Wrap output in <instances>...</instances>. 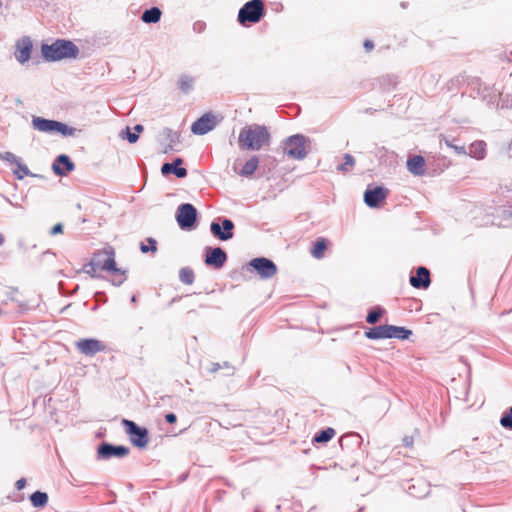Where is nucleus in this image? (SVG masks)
<instances>
[{
  "label": "nucleus",
  "mask_w": 512,
  "mask_h": 512,
  "mask_svg": "<svg viewBox=\"0 0 512 512\" xmlns=\"http://www.w3.org/2000/svg\"><path fill=\"white\" fill-rule=\"evenodd\" d=\"M241 148L258 151L271 143V135L266 126L253 124L241 129L238 137Z\"/></svg>",
  "instance_id": "1"
},
{
  "label": "nucleus",
  "mask_w": 512,
  "mask_h": 512,
  "mask_svg": "<svg viewBox=\"0 0 512 512\" xmlns=\"http://www.w3.org/2000/svg\"><path fill=\"white\" fill-rule=\"evenodd\" d=\"M41 53L45 61L56 62L66 58H76L79 48L72 41L58 39L52 44H42Z\"/></svg>",
  "instance_id": "2"
},
{
  "label": "nucleus",
  "mask_w": 512,
  "mask_h": 512,
  "mask_svg": "<svg viewBox=\"0 0 512 512\" xmlns=\"http://www.w3.org/2000/svg\"><path fill=\"white\" fill-rule=\"evenodd\" d=\"M412 335V331L400 326L394 325H379L372 328H368L365 331V337L371 340L378 339H390L397 338L400 340H406Z\"/></svg>",
  "instance_id": "3"
},
{
  "label": "nucleus",
  "mask_w": 512,
  "mask_h": 512,
  "mask_svg": "<svg viewBox=\"0 0 512 512\" xmlns=\"http://www.w3.org/2000/svg\"><path fill=\"white\" fill-rule=\"evenodd\" d=\"M265 15L263 0H250L238 12V22L246 26L247 23H258Z\"/></svg>",
  "instance_id": "4"
},
{
  "label": "nucleus",
  "mask_w": 512,
  "mask_h": 512,
  "mask_svg": "<svg viewBox=\"0 0 512 512\" xmlns=\"http://www.w3.org/2000/svg\"><path fill=\"white\" fill-rule=\"evenodd\" d=\"M88 266L91 267V270H86L89 274L96 272L98 269L102 271H118L113 248L107 247L95 252Z\"/></svg>",
  "instance_id": "5"
},
{
  "label": "nucleus",
  "mask_w": 512,
  "mask_h": 512,
  "mask_svg": "<svg viewBox=\"0 0 512 512\" xmlns=\"http://www.w3.org/2000/svg\"><path fill=\"white\" fill-rule=\"evenodd\" d=\"M306 143L304 135H292L283 141V151L289 158L302 160L307 156Z\"/></svg>",
  "instance_id": "6"
},
{
  "label": "nucleus",
  "mask_w": 512,
  "mask_h": 512,
  "mask_svg": "<svg viewBox=\"0 0 512 512\" xmlns=\"http://www.w3.org/2000/svg\"><path fill=\"white\" fill-rule=\"evenodd\" d=\"M122 425L131 443L135 447L143 449L147 446L149 443V432L147 428L141 427L129 419H122Z\"/></svg>",
  "instance_id": "7"
},
{
  "label": "nucleus",
  "mask_w": 512,
  "mask_h": 512,
  "mask_svg": "<svg viewBox=\"0 0 512 512\" xmlns=\"http://www.w3.org/2000/svg\"><path fill=\"white\" fill-rule=\"evenodd\" d=\"M197 209L190 203H183L176 211V221L184 231L195 229L197 222Z\"/></svg>",
  "instance_id": "8"
},
{
  "label": "nucleus",
  "mask_w": 512,
  "mask_h": 512,
  "mask_svg": "<svg viewBox=\"0 0 512 512\" xmlns=\"http://www.w3.org/2000/svg\"><path fill=\"white\" fill-rule=\"evenodd\" d=\"M130 449L124 445H114L109 442H102L97 447V460H109L111 458H124L129 455Z\"/></svg>",
  "instance_id": "9"
},
{
  "label": "nucleus",
  "mask_w": 512,
  "mask_h": 512,
  "mask_svg": "<svg viewBox=\"0 0 512 512\" xmlns=\"http://www.w3.org/2000/svg\"><path fill=\"white\" fill-rule=\"evenodd\" d=\"M234 227L231 219L221 217L211 222L210 232L215 238L221 241H228L234 236Z\"/></svg>",
  "instance_id": "10"
},
{
  "label": "nucleus",
  "mask_w": 512,
  "mask_h": 512,
  "mask_svg": "<svg viewBox=\"0 0 512 512\" xmlns=\"http://www.w3.org/2000/svg\"><path fill=\"white\" fill-rule=\"evenodd\" d=\"M262 279H271L278 271L276 264L266 257H257L249 262Z\"/></svg>",
  "instance_id": "11"
},
{
  "label": "nucleus",
  "mask_w": 512,
  "mask_h": 512,
  "mask_svg": "<svg viewBox=\"0 0 512 512\" xmlns=\"http://www.w3.org/2000/svg\"><path fill=\"white\" fill-rule=\"evenodd\" d=\"M75 347L82 355L93 357L106 350V345L95 338H83L75 342Z\"/></svg>",
  "instance_id": "12"
},
{
  "label": "nucleus",
  "mask_w": 512,
  "mask_h": 512,
  "mask_svg": "<svg viewBox=\"0 0 512 512\" xmlns=\"http://www.w3.org/2000/svg\"><path fill=\"white\" fill-rule=\"evenodd\" d=\"M227 261V254L221 247L205 248V264L214 269H221Z\"/></svg>",
  "instance_id": "13"
},
{
  "label": "nucleus",
  "mask_w": 512,
  "mask_h": 512,
  "mask_svg": "<svg viewBox=\"0 0 512 512\" xmlns=\"http://www.w3.org/2000/svg\"><path fill=\"white\" fill-rule=\"evenodd\" d=\"M217 125L215 115L211 112L205 113L198 118L191 126V132L195 135H204L213 130Z\"/></svg>",
  "instance_id": "14"
},
{
  "label": "nucleus",
  "mask_w": 512,
  "mask_h": 512,
  "mask_svg": "<svg viewBox=\"0 0 512 512\" xmlns=\"http://www.w3.org/2000/svg\"><path fill=\"white\" fill-rule=\"evenodd\" d=\"M33 49V43L29 36H23L18 39L15 43L14 56L20 64H24L29 61L31 52Z\"/></svg>",
  "instance_id": "15"
},
{
  "label": "nucleus",
  "mask_w": 512,
  "mask_h": 512,
  "mask_svg": "<svg viewBox=\"0 0 512 512\" xmlns=\"http://www.w3.org/2000/svg\"><path fill=\"white\" fill-rule=\"evenodd\" d=\"M388 192L382 186L368 188L364 193V202L370 208H377L387 198Z\"/></svg>",
  "instance_id": "16"
},
{
  "label": "nucleus",
  "mask_w": 512,
  "mask_h": 512,
  "mask_svg": "<svg viewBox=\"0 0 512 512\" xmlns=\"http://www.w3.org/2000/svg\"><path fill=\"white\" fill-rule=\"evenodd\" d=\"M75 169V164L66 154L58 155L52 164V170L57 176H66Z\"/></svg>",
  "instance_id": "17"
},
{
  "label": "nucleus",
  "mask_w": 512,
  "mask_h": 512,
  "mask_svg": "<svg viewBox=\"0 0 512 512\" xmlns=\"http://www.w3.org/2000/svg\"><path fill=\"white\" fill-rule=\"evenodd\" d=\"M410 284L416 289H427L430 286V271L424 267L419 266L416 269V274L410 276Z\"/></svg>",
  "instance_id": "18"
},
{
  "label": "nucleus",
  "mask_w": 512,
  "mask_h": 512,
  "mask_svg": "<svg viewBox=\"0 0 512 512\" xmlns=\"http://www.w3.org/2000/svg\"><path fill=\"white\" fill-rule=\"evenodd\" d=\"M183 164L182 158H176L172 162H166L161 167V173L166 176L174 174L177 178H185L187 176V170L181 167Z\"/></svg>",
  "instance_id": "19"
},
{
  "label": "nucleus",
  "mask_w": 512,
  "mask_h": 512,
  "mask_svg": "<svg viewBox=\"0 0 512 512\" xmlns=\"http://www.w3.org/2000/svg\"><path fill=\"white\" fill-rule=\"evenodd\" d=\"M425 159L421 155H415L407 160L408 171L415 176H422L425 173Z\"/></svg>",
  "instance_id": "20"
},
{
  "label": "nucleus",
  "mask_w": 512,
  "mask_h": 512,
  "mask_svg": "<svg viewBox=\"0 0 512 512\" xmlns=\"http://www.w3.org/2000/svg\"><path fill=\"white\" fill-rule=\"evenodd\" d=\"M56 123L57 120H50L42 117H33L32 119L33 128L45 133H55Z\"/></svg>",
  "instance_id": "21"
},
{
  "label": "nucleus",
  "mask_w": 512,
  "mask_h": 512,
  "mask_svg": "<svg viewBox=\"0 0 512 512\" xmlns=\"http://www.w3.org/2000/svg\"><path fill=\"white\" fill-rule=\"evenodd\" d=\"M340 446L344 449H351L360 447L362 444V437L355 432L344 434L339 440Z\"/></svg>",
  "instance_id": "22"
},
{
  "label": "nucleus",
  "mask_w": 512,
  "mask_h": 512,
  "mask_svg": "<svg viewBox=\"0 0 512 512\" xmlns=\"http://www.w3.org/2000/svg\"><path fill=\"white\" fill-rule=\"evenodd\" d=\"M161 16L162 12L158 7H151L142 13L141 20L147 24H155L160 21Z\"/></svg>",
  "instance_id": "23"
},
{
  "label": "nucleus",
  "mask_w": 512,
  "mask_h": 512,
  "mask_svg": "<svg viewBox=\"0 0 512 512\" xmlns=\"http://www.w3.org/2000/svg\"><path fill=\"white\" fill-rule=\"evenodd\" d=\"M259 165V159L257 156H252L246 163L243 165L242 169L239 171V175L242 177H250L257 170Z\"/></svg>",
  "instance_id": "24"
},
{
  "label": "nucleus",
  "mask_w": 512,
  "mask_h": 512,
  "mask_svg": "<svg viewBox=\"0 0 512 512\" xmlns=\"http://www.w3.org/2000/svg\"><path fill=\"white\" fill-rule=\"evenodd\" d=\"M48 494L42 491H35L30 495V501L33 507L41 509L48 503Z\"/></svg>",
  "instance_id": "25"
},
{
  "label": "nucleus",
  "mask_w": 512,
  "mask_h": 512,
  "mask_svg": "<svg viewBox=\"0 0 512 512\" xmlns=\"http://www.w3.org/2000/svg\"><path fill=\"white\" fill-rule=\"evenodd\" d=\"M335 435V430L333 428H326L316 433L313 437V442L316 443H326L330 441Z\"/></svg>",
  "instance_id": "26"
},
{
  "label": "nucleus",
  "mask_w": 512,
  "mask_h": 512,
  "mask_svg": "<svg viewBox=\"0 0 512 512\" xmlns=\"http://www.w3.org/2000/svg\"><path fill=\"white\" fill-rule=\"evenodd\" d=\"M15 166L16 167L12 170V172L14 176L19 180H22L25 176H36L35 174L30 172L29 168L25 164L21 162V159Z\"/></svg>",
  "instance_id": "27"
},
{
  "label": "nucleus",
  "mask_w": 512,
  "mask_h": 512,
  "mask_svg": "<svg viewBox=\"0 0 512 512\" xmlns=\"http://www.w3.org/2000/svg\"><path fill=\"white\" fill-rule=\"evenodd\" d=\"M327 249V242L324 238H319L316 240L313 249L311 250V254L314 258L320 259L323 257L325 250Z\"/></svg>",
  "instance_id": "28"
},
{
  "label": "nucleus",
  "mask_w": 512,
  "mask_h": 512,
  "mask_svg": "<svg viewBox=\"0 0 512 512\" xmlns=\"http://www.w3.org/2000/svg\"><path fill=\"white\" fill-rule=\"evenodd\" d=\"M385 310L380 306H375L369 310L366 316V322L369 324H376L384 314Z\"/></svg>",
  "instance_id": "29"
},
{
  "label": "nucleus",
  "mask_w": 512,
  "mask_h": 512,
  "mask_svg": "<svg viewBox=\"0 0 512 512\" xmlns=\"http://www.w3.org/2000/svg\"><path fill=\"white\" fill-rule=\"evenodd\" d=\"M179 280L186 285L193 284L195 280V275L193 270L190 267H183L179 271Z\"/></svg>",
  "instance_id": "30"
},
{
  "label": "nucleus",
  "mask_w": 512,
  "mask_h": 512,
  "mask_svg": "<svg viewBox=\"0 0 512 512\" xmlns=\"http://www.w3.org/2000/svg\"><path fill=\"white\" fill-rule=\"evenodd\" d=\"M194 78L188 75H181L178 80L179 89L183 93H188L193 89Z\"/></svg>",
  "instance_id": "31"
},
{
  "label": "nucleus",
  "mask_w": 512,
  "mask_h": 512,
  "mask_svg": "<svg viewBox=\"0 0 512 512\" xmlns=\"http://www.w3.org/2000/svg\"><path fill=\"white\" fill-rule=\"evenodd\" d=\"M162 135L167 141H169V145L165 150V153H167L168 150L173 149V145L178 141L179 136L170 128H164Z\"/></svg>",
  "instance_id": "32"
},
{
  "label": "nucleus",
  "mask_w": 512,
  "mask_h": 512,
  "mask_svg": "<svg viewBox=\"0 0 512 512\" xmlns=\"http://www.w3.org/2000/svg\"><path fill=\"white\" fill-rule=\"evenodd\" d=\"M379 81L384 90L394 89L398 84V78L394 75L383 76Z\"/></svg>",
  "instance_id": "33"
},
{
  "label": "nucleus",
  "mask_w": 512,
  "mask_h": 512,
  "mask_svg": "<svg viewBox=\"0 0 512 512\" xmlns=\"http://www.w3.org/2000/svg\"><path fill=\"white\" fill-rule=\"evenodd\" d=\"M344 163L337 167V170L343 173L350 171L355 165V159L351 154L346 153L343 157Z\"/></svg>",
  "instance_id": "34"
},
{
  "label": "nucleus",
  "mask_w": 512,
  "mask_h": 512,
  "mask_svg": "<svg viewBox=\"0 0 512 512\" xmlns=\"http://www.w3.org/2000/svg\"><path fill=\"white\" fill-rule=\"evenodd\" d=\"M55 133H60L63 136H74L77 129L74 127H70L66 125L65 123L57 121L55 126Z\"/></svg>",
  "instance_id": "35"
},
{
  "label": "nucleus",
  "mask_w": 512,
  "mask_h": 512,
  "mask_svg": "<svg viewBox=\"0 0 512 512\" xmlns=\"http://www.w3.org/2000/svg\"><path fill=\"white\" fill-rule=\"evenodd\" d=\"M471 152L477 159H482L485 156V143L483 141L475 142L471 145Z\"/></svg>",
  "instance_id": "36"
},
{
  "label": "nucleus",
  "mask_w": 512,
  "mask_h": 512,
  "mask_svg": "<svg viewBox=\"0 0 512 512\" xmlns=\"http://www.w3.org/2000/svg\"><path fill=\"white\" fill-rule=\"evenodd\" d=\"M113 274V278L111 280V283L114 286H120L122 285L126 280V271L118 268V271H110Z\"/></svg>",
  "instance_id": "37"
},
{
  "label": "nucleus",
  "mask_w": 512,
  "mask_h": 512,
  "mask_svg": "<svg viewBox=\"0 0 512 512\" xmlns=\"http://www.w3.org/2000/svg\"><path fill=\"white\" fill-rule=\"evenodd\" d=\"M147 242L149 245H146L144 243H141L140 250L142 253H148V252H155L157 250V242L154 238L149 237L147 238Z\"/></svg>",
  "instance_id": "38"
},
{
  "label": "nucleus",
  "mask_w": 512,
  "mask_h": 512,
  "mask_svg": "<svg viewBox=\"0 0 512 512\" xmlns=\"http://www.w3.org/2000/svg\"><path fill=\"white\" fill-rule=\"evenodd\" d=\"M500 424L504 428L512 429V406L508 409V411L503 414L500 419Z\"/></svg>",
  "instance_id": "39"
},
{
  "label": "nucleus",
  "mask_w": 512,
  "mask_h": 512,
  "mask_svg": "<svg viewBox=\"0 0 512 512\" xmlns=\"http://www.w3.org/2000/svg\"><path fill=\"white\" fill-rule=\"evenodd\" d=\"M0 159L5 160V161L9 162L10 164L16 165L21 158L17 157L12 152H4V153L0 152Z\"/></svg>",
  "instance_id": "40"
},
{
  "label": "nucleus",
  "mask_w": 512,
  "mask_h": 512,
  "mask_svg": "<svg viewBox=\"0 0 512 512\" xmlns=\"http://www.w3.org/2000/svg\"><path fill=\"white\" fill-rule=\"evenodd\" d=\"M121 136L126 138L129 143H135L139 139V134L136 132H131L129 127H127L126 130L121 133Z\"/></svg>",
  "instance_id": "41"
},
{
  "label": "nucleus",
  "mask_w": 512,
  "mask_h": 512,
  "mask_svg": "<svg viewBox=\"0 0 512 512\" xmlns=\"http://www.w3.org/2000/svg\"><path fill=\"white\" fill-rule=\"evenodd\" d=\"M501 218L503 221L512 223V205H509L501 211Z\"/></svg>",
  "instance_id": "42"
},
{
  "label": "nucleus",
  "mask_w": 512,
  "mask_h": 512,
  "mask_svg": "<svg viewBox=\"0 0 512 512\" xmlns=\"http://www.w3.org/2000/svg\"><path fill=\"white\" fill-rule=\"evenodd\" d=\"M63 225L61 223H57L56 225H54L51 230H50V235L51 236H55L57 234H61L63 233Z\"/></svg>",
  "instance_id": "43"
},
{
  "label": "nucleus",
  "mask_w": 512,
  "mask_h": 512,
  "mask_svg": "<svg viewBox=\"0 0 512 512\" xmlns=\"http://www.w3.org/2000/svg\"><path fill=\"white\" fill-rule=\"evenodd\" d=\"M206 24L202 21H197L193 24V30L197 33H201L204 31Z\"/></svg>",
  "instance_id": "44"
},
{
  "label": "nucleus",
  "mask_w": 512,
  "mask_h": 512,
  "mask_svg": "<svg viewBox=\"0 0 512 512\" xmlns=\"http://www.w3.org/2000/svg\"><path fill=\"white\" fill-rule=\"evenodd\" d=\"M18 292L17 288H10L9 292L7 293V298L10 301L16 302L17 299L15 298V294Z\"/></svg>",
  "instance_id": "45"
},
{
  "label": "nucleus",
  "mask_w": 512,
  "mask_h": 512,
  "mask_svg": "<svg viewBox=\"0 0 512 512\" xmlns=\"http://www.w3.org/2000/svg\"><path fill=\"white\" fill-rule=\"evenodd\" d=\"M165 420L169 424H173L177 421V416L174 413H168L165 415Z\"/></svg>",
  "instance_id": "46"
},
{
  "label": "nucleus",
  "mask_w": 512,
  "mask_h": 512,
  "mask_svg": "<svg viewBox=\"0 0 512 512\" xmlns=\"http://www.w3.org/2000/svg\"><path fill=\"white\" fill-rule=\"evenodd\" d=\"M26 483L27 482L25 478H20L16 481L15 487L17 490H22L26 486Z\"/></svg>",
  "instance_id": "47"
},
{
  "label": "nucleus",
  "mask_w": 512,
  "mask_h": 512,
  "mask_svg": "<svg viewBox=\"0 0 512 512\" xmlns=\"http://www.w3.org/2000/svg\"><path fill=\"white\" fill-rule=\"evenodd\" d=\"M210 366L211 367L209 368V372H211V373H216L217 371H219L222 368L221 364H219V363H211Z\"/></svg>",
  "instance_id": "48"
},
{
  "label": "nucleus",
  "mask_w": 512,
  "mask_h": 512,
  "mask_svg": "<svg viewBox=\"0 0 512 512\" xmlns=\"http://www.w3.org/2000/svg\"><path fill=\"white\" fill-rule=\"evenodd\" d=\"M221 366L222 368H226L228 370L226 375H232L234 373V368L228 362H223Z\"/></svg>",
  "instance_id": "49"
},
{
  "label": "nucleus",
  "mask_w": 512,
  "mask_h": 512,
  "mask_svg": "<svg viewBox=\"0 0 512 512\" xmlns=\"http://www.w3.org/2000/svg\"><path fill=\"white\" fill-rule=\"evenodd\" d=\"M363 45H364V48H365L366 51H370L374 47V43L371 40H368V39L364 41Z\"/></svg>",
  "instance_id": "50"
},
{
  "label": "nucleus",
  "mask_w": 512,
  "mask_h": 512,
  "mask_svg": "<svg viewBox=\"0 0 512 512\" xmlns=\"http://www.w3.org/2000/svg\"><path fill=\"white\" fill-rule=\"evenodd\" d=\"M143 129H144V128H143V126H142L141 124H136V125L134 126V132H136L137 134H139L140 132H142V131H143Z\"/></svg>",
  "instance_id": "51"
},
{
  "label": "nucleus",
  "mask_w": 512,
  "mask_h": 512,
  "mask_svg": "<svg viewBox=\"0 0 512 512\" xmlns=\"http://www.w3.org/2000/svg\"><path fill=\"white\" fill-rule=\"evenodd\" d=\"M5 200L10 204L12 205L13 207H17L19 208L20 205L18 203H13L9 198L5 197Z\"/></svg>",
  "instance_id": "52"
},
{
  "label": "nucleus",
  "mask_w": 512,
  "mask_h": 512,
  "mask_svg": "<svg viewBox=\"0 0 512 512\" xmlns=\"http://www.w3.org/2000/svg\"><path fill=\"white\" fill-rule=\"evenodd\" d=\"M411 443H412V441H411V440L409 441V440H408V438H404V444H405V446H409Z\"/></svg>",
  "instance_id": "53"
},
{
  "label": "nucleus",
  "mask_w": 512,
  "mask_h": 512,
  "mask_svg": "<svg viewBox=\"0 0 512 512\" xmlns=\"http://www.w3.org/2000/svg\"><path fill=\"white\" fill-rule=\"evenodd\" d=\"M4 243V237L3 235L0 233V246H2Z\"/></svg>",
  "instance_id": "54"
},
{
  "label": "nucleus",
  "mask_w": 512,
  "mask_h": 512,
  "mask_svg": "<svg viewBox=\"0 0 512 512\" xmlns=\"http://www.w3.org/2000/svg\"><path fill=\"white\" fill-rule=\"evenodd\" d=\"M95 296H96V298H97V299H99V297L104 296V293H102V292H97Z\"/></svg>",
  "instance_id": "55"
},
{
  "label": "nucleus",
  "mask_w": 512,
  "mask_h": 512,
  "mask_svg": "<svg viewBox=\"0 0 512 512\" xmlns=\"http://www.w3.org/2000/svg\"><path fill=\"white\" fill-rule=\"evenodd\" d=\"M136 299H137V298H136V296H135V295H133V296L131 297V302H132V303H135V302H136Z\"/></svg>",
  "instance_id": "56"
},
{
  "label": "nucleus",
  "mask_w": 512,
  "mask_h": 512,
  "mask_svg": "<svg viewBox=\"0 0 512 512\" xmlns=\"http://www.w3.org/2000/svg\"><path fill=\"white\" fill-rule=\"evenodd\" d=\"M20 307H21V309H22V310H25V309H26V307H25V305H24V304H20Z\"/></svg>",
  "instance_id": "57"
},
{
  "label": "nucleus",
  "mask_w": 512,
  "mask_h": 512,
  "mask_svg": "<svg viewBox=\"0 0 512 512\" xmlns=\"http://www.w3.org/2000/svg\"><path fill=\"white\" fill-rule=\"evenodd\" d=\"M2 313H3V311H2V309L0 308V315H2Z\"/></svg>",
  "instance_id": "58"
}]
</instances>
